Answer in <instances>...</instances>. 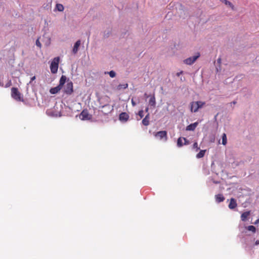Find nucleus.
<instances>
[{"mask_svg":"<svg viewBox=\"0 0 259 259\" xmlns=\"http://www.w3.org/2000/svg\"><path fill=\"white\" fill-rule=\"evenodd\" d=\"M59 61L60 58L59 57L54 58L52 60L50 65V69L53 74H55L57 72Z\"/></svg>","mask_w":259,"mask_h":259,"instance_id":"obj_1","label":"nucleus"},{"mask_svg":"<svg viewBox=\"0 0 259 259\" xmlns=\"http://www.w3.org/2000/svg\"><path fill=\"white\" fill-rule=\"evenodd\" d=\"M205 104V102L201 101L192 102L190 103L191 111L196 112L198 109L202 108Z\"/></svg>","mask_w":259,"mask_h":259,"instance_id":"obj_2","label":"nucleus"},{"mask_svg":"<svg viewBox=\"0 0 259 259\" xmlns=\"http://www.w3.org/2000/svg\"><path fill=\"white\" fill-rule=\"evenodd\" d=\"M12 97L16 101H20L23 100L21 98V93L16 88H12L11 89Z\"/></svg>","mask_w":259,"mask_h":259,"instance_id":"obj_3","label":"nucleus"},{"mask_svg":"<svg viewBox=\"0 0 259 259\" xmlns=\"http://www.w3.org/2000/svg\"><path fill=\"white\" fill-rule=\"evenodd\" d=\"M153 135L155 138H157L160 140L163 139L164 141H166L167 140V132L165 131H161L156 133H154Z\"/></svg>","mask_w":259,"mask_h":259,"instance_id":"obj_4","label":"nucleus"},{"mask_svg":"<svg viewBox=\"0 0 259 259\" xmlns=\"http://www.w3.org/2000/svg\"><path fill=\"white\" fill-rule=\"evenodd\" d=\"M200 57V53H197L196 55L190 57L184 60V63L187 65H192Z\"/></svg>","mask_w":259,"mask_h":259,"instance_id":"obj_5","label":"nucleus"},{"mask_svg":"<svg viewBox=\"0 0 259 259\" xmlns=\"http://www.w3.org/2000/svg\"><path fill=\"white\" fill-rule=\"evenodd\" d=\"M64 92L67 95H71L73 92V85L71 81L68 82L64 87Z\"/></svg>","mask_w":259,"mask_h":259,"instance_id":"obj_6","label":"nucleus"},{"mask_svg":"<svg viewBox=\"0 0 259 259\" xmlns=\"http://www.w3.org/2000/svg\"><path fill=\"white\" fill-rule=\"evenodd\" d=\"M79 118L81 120H88L90 118V115L87 110H83L79 114Z\"/></svg>","mask_w":259,"mask_h":259,"instance_id":"obj_7","label":"nucleus"},{"mask_svg":"<svg viewBox=\"0 0 259 259\" xmlns=\"http://www.w3.org/2000/svg\"><path fill=\"white\" fill-rule=\"evenodd\" d=\"M189 144L188 141L185 138H179L177 141V146L181 147L184 145H188Z\"/></svg>","mask_w":259,"mask_h":259,"instance_id":"obj_8","label":"nucleus"},{"mask_svg":"<svg viewBox=\"0 0 259 259\" xmlns=\"http://www.w3.org/2000/svg\"><path fill=\"white\" fill-rule=\"evenodd\" d=\"M129 119V115L126 112H122L119 114V119L122 122H126Z\"/></svg>","mask_w":259,"mask_h":259,"instance_id":"obj_9","label":"nucleus"},{"mask_svg":"<svg viewBox=\"0 0 259 259\" xmlns=\"http://www.w3.org/2000/svg\"><path fill=\"white\" fill-rule=\"evenodd\" d=\"M102 108L106 109L105 110V111L103 110H100V111L104 114H107L108 113H110L112 110L109 104H106L105 105L102 106Z\"/></svg>","mask_w":259,"mask_h":259,"instance_id":"obj_10","label":"nucleus"},{"mask_svg":"<svg viewBox=\"0 0 259 259\" xmlns=\"http://www.w3.org/2000/svg\"><path fill=\"white\" fill-rule=\"evenodd\" d=\"M149 105L153 108H155L156 106V99L155 96L153 95L151 96L149 101Z\"/></svg>","mask_w":259,"mask_h":259,"instance_id":"obj_11","label":"nucleus"},{"mask_svg":"<svg viewBox=\"0 0 259 259\" xmlns=\"http://www.w3.org/2000/svg\"><path fill=\"white\" fill-rule=\"evenodd\" d=\"M150 114L148 113V114L145 116L144 119L142 120V124L145 126H147L149 124L150 121Z\"/></svg>","mask_w":259,"mask_h":259,"instance_id":"obj_12","label":"nucleus"},{"mask_svg":"<svg viewBox=\"0 0 259 259\" xmlns=\"http://www.w3.org/2000/svg\"><path fill=\"white\" fill-rule=\"evenodd\" d=\"M80 43H81V42H80V40H78L75 43L73 48V50H72V52L74 54H76L77 52H78V48L79 47V46L80 45Z\"/></svg>","mask_w":259,"mask_h":259,"instance_id":"obj_13","label":"nucleus"},{"mask_svg":"<svg viewBox=\"0 0 259 259\" xmlns=\"http://www.w3.org/2000/svg\"><path fill=\"white\" fill-rule=\"evenodd\" d=\"M237 206V203L234 198H231L229 204V208L231 209L235 208Z\"/></svg>","mask_w":259,"mask_h":259,"instance_id":"obj_14","label":"nucleus"},{"mask_svg":"<svg viewBox=\"0 0 259 259\" xmlns=\"http://www.w3.org/2000/svg\"><path fill=\"white\" fill-rule=\"evenodd\" d=\"M221 2L224 3L225 5L230 7L232 10H234L235 7L233 4L228 0H220Z\"/></svg>","mask_w":259,"mask_h":259,"instance_id":"obj_15","label":"nucleus"},{"mask_svg":"<svg viewBox=\"0 0 259 259\" xmlns=\"http://www.w3.org/2000/svg\"><path fill=\"white\" fill-rule=\"evenodd\" d=\"M67 79V77L65 75H62L59 80V86L61 89L63 88Z\"/></svg>","mask_w":259,"mask_h":259,"instance_id":"obj_16","label":"nucleus"},{"mask_svg":"<svg viewBox=\"0 0 259 259\" xmlns=\"http://www.w3.org/2000/svg\"><path fill=\"white\" fill-rule=\"evenodd\" d=\"M198 125V122H196L193 123H191L186 127L187 131H194Z\"/></svg>","mask_w":259,"mask_h":259,"instance_id":"obj_17","label":"nucleus"},{"mask_svg":"<svg viewBox=\"0 0 259 259\" xmlns=\"http://www.w3.org/2000/svg\"><path fill=\"white\" fill-rule=\"evenodd\" d=\"M215 198L216 201L218 203H220V202H223L225 200V197L221 194H219L216 195L215 196Z\"/></svg>","mask_w":259,"mask_h":259,"instance_id":"obj_18","label":"nucleus"},{"mask_svg":"<svg viewBox=\"0 0 259 259\" xmlns=\"http://www.w3.org/2000/svg\"><path fill=\"white\" fill-rule=\"evenodd\" d=\"M62 89L58 85L55 88H51L50 92L52 94H55L58 93Z\"/></svg>","mask_w":259,"mask_h":259,"instance_id":"obj_19","label":"nucleus"},{"mask_svg":"<svg viewBox=\"0 0 259 259\" xmlns=\"http://www.w3.org/2000/svg\"><path fill=\"white\" fill-rule=\"evenodd\" d=\"M250 215V211H245L242 213L241 215V219L242 221L245 222L247 220V218L248 217V216Z\"/></svg>","mask_w":259,"mask_h":259,"instance_id":"obj_20","label":"nucleus"},{"mask_svg":"<svg viewBox=\"0 0 259 259\" xmlns=\"http://www.w3.org/2000/svg\"><path fill=\"white\" fill-rule=\"evenodd\" d=\"M56 9H57L58 11L60 12H62L64 10V6L60 4H57L56 5Z\"/></svg>","mask_w":259,"mask_h":259,"instance_id":"obj_21","label":"nucleus"},{"mask_svg":"<svg viewBox=\"0 0 259 259\" xmlns=\"http://www.w3.org/2000/svg\"><path fill=\"white\" fill-rule=\"evenodd\" d=\"M205 150H200V151L197 154L196 157L197 158H200L204 156Z\"/></svg>","mask_w":259,"mask_h":259,"instance_id":"obj_22","label":"nucleus"},{"mask_svg":"<svg viewBox=\"0 0 259 259\" xmlns=\"http://www.w3.org/2000/svg\"><path fill=\"white\" fill-rule=\"evenodd\" d=\"M127 87H128L127 83H124V84H120L117 86V90H120L122 89H125Z\"/></svg>","mask_w":259,"mask_h":259,"instance_id":"obj_23","label":"nucleus"},{"mask_svg":"<svg viewBox=\"0 0 259 259\" xmlns=\"http://www.w3.org/2000/svg\"><path fill=\"white\" fill-rule=\"evenodd\" d=\"M227 142V136L226 134L224 133L222 136V144L226 145Z\"/></svg>","mask_w":259,"mask_h":259,"instance_id":"obj_24","label":"nucleus"},{"mask_svg":"<svg viewBox=\"0 0 259 259\" xmlns=\"http://www.w3.org/2000/svg\"><path fill=\"white\" fill-rule=\"evenodd\" d=\"M247 229L248 230V231H251L253 233H255V231H256V229H255V227H254L253 226H249L247 227Z\"/></svg>","mask_w":259,"mask_h":259,"instance_id":"obj_25","label":"nucleus"},{"mask_svg":"<svg viewBox=\"0 0 259 259\" xmlns=\"http://www.w3.org/2000/svg\"><path fill=\"white\" fill-rule=\"evenodd\" d=\"M138 115L139 116L140 118H137V119L139 120H140L141 119H142L144 117L143 110H140L138 112Z\"/></svg>","mask_w":259,"mask_h":259,"instance_id":"obj_26","label":"nucleus"},{"mask_svg":"<svg viewBox=\"0 0 259 259\" xmlns=\"http://www.w3.org/2000/svg\"><path fill=\"white\" fill-rule=\"evenodd\" d=\"M108 74L110 75V76L112 78H113L116 76L115 72L113 70L109 71L108 72Z\"/></svg>","mask_w":259,"mask_h":259,"instance_id":"obj_27","label":"nucleus"},{"mask_svg":"<svg viewBox=\"0 0 259 259\" xmlns=\"http://www.w3.org/2000/svg\"><path fill=\"white\" fill-rule=\"evenodd\" d=\"M193 147L194 149H196V150H198L200 148L198 147V144L197 142H195L193 145Z\"/></svg>","mask_w":259,"mask_h":259,"instance_id":"obj_28","label":"nucleus"},{"mask_svg":"<svg viewBox=\"0 0 259 259\" xmlns=\"http://www.w3.org/2000/svg\"><path fill=\"white\" fill-rule=\"evenodd\" d=\"M36 45L39 47V48H41V43L40 42L39 40V39L38 38L36 41Z\"/></svg>","mask_w":259,"mask_h":259,"instance_id":"obj_29","label":"nucleus"},{"mask_svg":"<svg viewBox=\"0 0 259 259\" xmlns=\"http://www.w3.org/2000/svg\"><path fill=\"white\" fill-rule=\"evenodd\" d=\"M131 103H132V104L133 106H135L136 105V104H137V103L133 99H132Z\"/></svg>","mask_w":259,"mask_h":259,"instance_id":"obj_30","label":"nucleus"},{"mask_svg":"<svg viewBox=\"0 0 259 259\" xmlns=\"http://www.w3.org/2000/svg\"><path fill=\"white\" fill-rule=\"evenodd\" d=\"M183 73V71H181L180 72L177 73L176 75L177 76H180V75L182 74Z\"/></svg>","mask_w":259,"mask_h":259,"instance_id":"obj_31","label":"nucleus"},{"mask_svg":"<svg viewBox=\"0 0 259 259\" xmlns=\"http://www.w3.org/2000/svg\"><path fill=\"white\" fill-rule=\"evenodd\" d=\"M11 80H10V81H9V82L6 84V87H10V86L11 85Z\"/></svg>","mask_w":259,"mask_h":259,"instance_id":"obj_32","label":"nucleus"},{"mask_svg":"<svg viewBox=\"0 0 259 259\" xmlns=\"http://www.w3.org/2000/svg\"><path fill=\"white\" fill-rule=\"evenodd\" d=\"M35 79V76H34L32 77L31 78V81H30V83L31 81H32L33 80H34Z\"/></svg>","mask_w":259,"mask_h":259,"instance_id":"obj_33","label":"nucleus"},{"mask_svg":"<svg viewBox=\"0 0 259 259\" xmlns=\"http://www.w3.org/2000/svg\"><path fill=\"white\" fill-rule=\"evenodd\" d=\"M258 223H259V219L256 220L255 222L254 223L255 225L257 224Z\"/></svg>","mask_w":259,"mask_h":259,"instance_id":"obj_34","label":"nucleus"},{"mask_svg":"<svg viewBox=\"0 0 259 259\" xmlns=\"http://www.w3.org/2000/svg\"><path fill=\"white\" fill-rule=\"evenodd\" d=\"M148 111H149V108L148 107H146V109H145V112L148 113H149Z\"/></svg>","mask_w":259,"mask_h":259,"instance_id":"obj_35","label":"nucleus"}]
</instances>
